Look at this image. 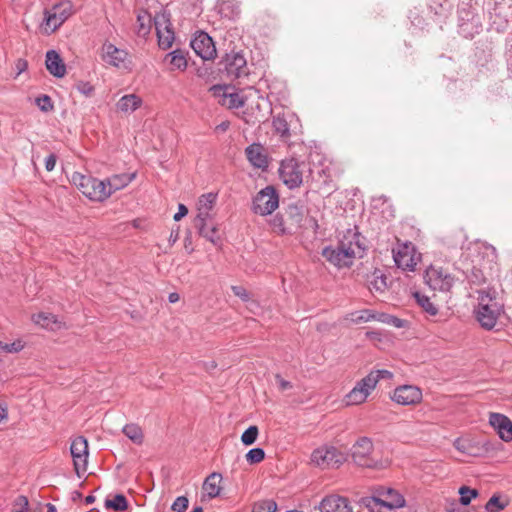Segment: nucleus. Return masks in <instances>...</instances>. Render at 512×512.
I'll list each match as a JSON object with an SVG mask.
<instances>
[{"instance_id": "obj_1", "label": "nucleus", "mask_w": 512, "mask_h": 512, "mask_svg": "<svg viewBox=\"0 0 512 512\" xmlns=\"http://www.w3.org/2000/svg\"><path fill=\"white\" fill-rule=\"evenodd\" d=\"M364 251L360 234L348 231L337 248L325 247L322 255L331 264L342 268L350 266L355 258L363 257Z\"/></svg>"}, {"instance_id": "obj_2", "label": "nucleus", "mask_w": 512, "mask_h": 512, "mask_svg": "<svg viewBox=\"0 0 512 512\" xmlns=\"http://www.w3.org/2000/svg\"><path fill=\"white\" fill-rule=\"evenodd\" d=\"M478 305L475 309V317L482 328L492 330L503 312V304L497 298L493 289H482L478 291Z\"/></svg>"}, {"instance_id": "obj_3", "label": "nucleus", "mask_w": 512, "mask_h": 512, "mask_svg": "<svg viewBox=\"0 0 512 512\" xmlns=\"http://www.w3.org/2000/svg\"><path fill=\"white\" fill-rule=\"evenodd\" d=\"M75 13L74 4L70 0H60L43 11V19L39 30L43 35H51Z\"/></svg>"}, {"instance_id": "obj_4", "label": "nucleus", "mask_w": 512, "mask_h": 512, "mask_svg": "<svg viewBox=\"0 0 512 512\" xmlns=\"http://www.w3.org/2000/svg\"><path fill=\"white\" fill-rule=\"evenodd\" d=\"M405 498L401 493L391 487L378 486L373 495L361 499V505L365 508H377L391 512L396 508L405 506Z\"/></svg>"}, {"instance_id": "obj_5", "label": "nucleus", "mask_w": 512, "mask_h": 512, "mask_svg": "<svg viewBox=\"0 0 512 512\" xmlns=\"http://www.w3.org/2000/svg\"><path fill=\"white\" fill-rule=\"evenodd\" d=\"M309 165L310 175L314 181L320 184V188L330 187L336 171L333 160L315 148L309 154Z\"/></svg>"}, {"instance_id": "obj_6", "label": "nucleus", "mask_w": 512, "mask_h": 512, "mask_svg": "<svg viewBox=\"0 0 512 512\" xmlns=\"http://www.w3.org/2000/svg\"><path fill=\"white\" fill-rule=\"evenodd\" d=\"M72 183L92 201L103 202L110 197L106 181L74 172Z\"/></svg>"}, {"instance_id": "obj_7", "label": "nucleus", "mask_w": 512, "mask_h": 512, "mask_svg": "<svg viewBox=\"0 0 512 512\" xmlns=\"http://www.w3.org/2000/svg\"><path fill=\"white\" fill-rule=\"evenodd\" d=\"M279 207V194L273 186L261 189L252 199L251 211L260 216L271 215Z\"/></svg>"}, {"instance_id": "obj_8", "label": "nucleus", "mask_w": 512, "mask_h": 512, "mask_svg": "<svg viewBox=\"0 0 512 512\" xmlns=\"http://www.w3.org/2000/svg\"><path fill=\"white\" fill-rule=\"evenodd\" d=\"M459 33L465 38H473L482 31L481 17L474 9L462 3L458 9Z\"/></svg>"}, {"instance_id": "obj_9", "label": "nucleus", "mask_w": 512, "mask_h": 512, "mask_svg": "<svg viewBox=\"0 0 512 512\" xmlns=\"http://www.w3.org/2000/svg\"><path fill=\"white\" fill-rule=\"evenodd\" d=\"M392 253L395 264L404 271H414L421 260V255L416 251L415 246L408 241H398Z\"/></svg>"}, {"instance_id": "obj_10", "label": "nucleus", "mask_w": 512, "mask_h": 512, "mask_svg": "<svg viewBox=\"0 0 512 512\" xmlns=\"http://www.w3.org/2000/svg\"><path fill=\"white\" fill-rule=\"evenodd\" d=\"M346 461V455L333 446H321L311 454V462L322 468H338Z\"/></svg>"}, {"instance_id": "obj_11", "label": "nucleus", "mask_w": 512, "mask_h": 512, "mask_svg": "<svg viewBox=\"0 0 512 512\" xmlns=\"http://www.w3.org/2000/svg\"><path fill=\"white\" fill-rule=\"evenodd\" d=\"M426 284L435 291L448 292L454 285V277L442 267L430 266L425 272Z\"/></svg>"}, {"instance_id": "obj_12", "label": "nucleus", "mask_w": 512, "mask_h": 512, "mask_svg": "<svg viewBox=\"0 0 512 512\" xmlns=\"http://www.w3.org/2000/svg\"><path fill=\"white\" fill-rule=\"evenodd\" d=\"M100 57L107 65L118 69H126L130 65L128 51L118 48L108 41L102 44Z\"/></svg>"}, {"instance_id": "obj_13", "label": "nucleus", "mask_w": 512, "mask_h": 512, "mask_svg": "<svg viewBox=\"0 0 512 512\" xmlns=\"http://www.w3.org/2000/svg\"><path fill=\"white\" fill-rule=\"evenodd\" d=\"M220 65L221 70L232 80L248 75L247 61L240 52L227 53Z\"/></svg>"}, {"instance_id": "obj_14", "label": "nucleus", "mask_w": 512, "mask_h": 512, "mask_svg": "<svg viewBox=\"0 0 512 512\" xmlns=\"http://www.w3.org/2000/svg\"><path fill=\"white\" fill-rule=\"evenodd\" d=\"M70 452L75 472L78 477H81L87 471L88 465L89 450L87 439L83 436L75 438L71 443Z\"/></svg>"}, {"instance_id": "obj_15", "label": "nucleus", "mask_w": 512, "mask_h": 512, "mask_svg": "<svg viewBox=\"0 0 512 512\" xmlns=\"http://www.w3.org/2000/svg\"><path fill=\"white\" fill-rule=\"evenodd\" d=\"M154 26L158 44L162 49H168L174 42V32L171 29L170 14L163 11L154 16Z\"/></svg>"}, {"instance_id": "obj_16", "label": "nucleus", "mask_w": 512, "mask_h": 512, "mask_svg": "<svg viewBox=\"0 0 512 512\" xmlns=\"http://www.w3.org/2000/svg\"><path fill=\"white\" fill-rule=\"evenodd\" d=\"M279 176L282 182L290 189L299 187L303 181L299 163L294 158L286 159L281 162Z\"/></svg>"}, {"instance_id": "obj_17", "label": "nucleus", "mask_w": 512, "mask_h": 512, "mask_svg": "<svg viewBox=\"0 0 512 512\" xmlns=\"http://www.w3.org/2000/svg\"><path fill=\"white\" fill-rule=\"evenodd\" d=\"M373 452V443L367 437H361L352 446V458L354 462L362 467L376 468L377 462L370 455Z\"/></svg>"}, {"instance_id": "obj_18", "label": "nucleus", "mask_w": 512, "mask_h": 512, "mask_svg": "<svg viewBox=\"0 0 512 512\" xmlns=\"http://www.w3.org/2000/svg\"><path fill=\"white\" fill-rule=\"evenodd\" d=\"M374 389V379L365 376L356 382L353 389L345 395L344 402L347 406L360 405L367 400Z\"/></svg>"}, {"instance_id": "obj_19", "label": "nucleus", "mask_w": 512, "mask_h": 512, "mask_svg": "<svg viewBox=\"0 0 512 512\" xmlns=\"http://www.w3.org/2000/svg\"><path fill=\"white\" fill-rule=\"evenodd\" d=\"M392 400L402 406L417 405L422 401V390L415 385H401L394 389Z\"/></svg>"}, {"instance_id": "obj_20", "label": "nucleus", "mask_w": 512, "mask_h": 512, "mask_svg": "<svg viewBox=\"0 0 512 512\" xmlns=\"http://www.w3.org/2000/svg\"><path fill=\"white\" fill-rule=\"evenodd\" d=\"M191 47L194 52L203 60H213L217 51L212 38L205 32H199L191 40Z\"/></svg>"}, {"instance_id": "obj_21", "label": "nucleus", "mask_w": 512, "mask_h": 512, "mask_svg": "<svg viewBox=\"0 0 512 512\" xmlns=\"http://www.w3.org/2000/svg\"><path fill=\"white\" fill-rule=\"evenodd\" d=\"M246 157L249 163L257 169L263 171L269 167V158L265 151V148L258 143H253L245 149Z\"/></svg>"}, {"instance_id": "obj_22", "label": "nucleus", "mask_w": 512, "mask_h": 512, "mask_svg": "<svg viewBox=\"0 0 512 512\" xmlns=\"http://www.w3.org/2000/svg\"><path fill=\"white\" fill-rule=\"evenodd\" d=\"M489 423L503 441L510 442L512 440V421L507 416L500 413H490Z\"/></svg>"}, {"instance_id": "obj_23", "label": "nucleus", "mask_w": 512, "mask_h": 512, "mask_svg": "<svg viewBox=\"0 0 512 512\" xmlns=\"http://www.w3.org/2000/svg\"><path fill=\"white\" fill-rule=\"evenodd\" d=\"M217 194L216 193H207L203 194L199 197L198 200V214L194 220V222L202 221H211L213 219L212 210L216 204Z\"/></svg>"}, {"instance_id": "obj_24", "label": "nucleus", "mask_w": 512, "mask_h": 512, "mask_svg": "<svg viewBox=\"0 0 512 512\" xmlns=\"http://www.w3.org/2000/svg\"><path fill=\"white\" fill-rule=\"evenodd\" d=\"M320 512H352L346 498L338 495L325 497L319 505Z\"/></svg>"}, {"instance_id": "obj_25", "label": "nucleus", "mask_w": 512, "mask_h": 512, "mask_svg": "<svg viewBox=\"0 0 512 512\" xmlns=\"http://www.w3.org/2000/svg\"><path fill=\"white\" fill-rule=\"evenodd\" d=\"M46 68L54 77L62 78L66 74V66L61 56L55 50L46 52Z\"/></svg>"}, {"instance_id": "obj_26", "label": "nucleus", "mask_w": 512, "mask_h": 512, "mask_svg": "<svg viewBox=\"0 0 512 512\" xmlns=\"http://www.w3.org/2000/svg\"><path fill=\"white\" fill-rule=\"evenodd\" d=\"M135 177L136 173H122L115 174L105 179L109 195L111 196L114 192L128 186L135 179Z\"/></svg>"}, {"instance_id": "obj_27", "label": "nucleus", "mask_w": 512, "mask_h": 512, "mask_svg": "<svg viewBox=\"0 0 512 512\" xmlns=\"http://www.w3.org/2000/svg\"><path fill=\"white\" fill-rule=\"evenodd\" d=\"M222 476L220 473H211L203 483V491L209 498H215L220 494Z\"/></svg>"}, {"instance_id": "obj_28", "label": "nucleus", "mask_w": 512, "mask_h": 512, "mask_svg": "<svg viewBox=\"0 0 512 512\" xmlns=\"http://www.w3.org/2000/svg\"><path fill=\"white\" fill-rule=\"evenodd\" d=\"M154 18L147 11H140L137 15L136 33L139 37H146L149 35Z\"/></svg>"}, {"instance_id": "obj_29", "label": "nucleus", "mask_w": 512, "mask_h": 512, "mask_svg": "<svg viewBox=\"0 0 512 512\" xmlns=\"http://www.w3.org/2000/svg\"><path fill=\"white\" fill-rule=\"evenodd\" d=\"M142 100L135 94L124 95L119 99L116 106L117 109L124 113H130L140 107Z\"/></svg>"}, {"instance_id": "obj_30", "label": "nucleus", "mask_w": 512, "mask_h": 512, "mask_svg": "<svg viewBox=\"0 0 512 512\" xmlns=\"http://www.w3.org/2000/svg\"><path fill=\"white\" fill-rule=\"evenodd\" d=\"M166 60H169L171 70L184 71L187 68L186 53L181 49H176L166 55Z\"/></svg>"}, {"instance_id": "obj_31", "label": "nucleus", "mask_w": 512, "mask_h": 512, "mask_svg": "<svg viewBox=\"0 0 512 512\" xmlns=\"http://www.w3.org/2000/svg\"><path fill=\"white\" fill-rule=\"evenodd\" d=\"M32 320L35 324L45 329L54 330L60 327V323L57 317L51 313L40 312L32 316Z\"/></svg>"}, {"instance_id": "obj_32", "label": "nucleus", "mask_w": 512, "mask_h": 512, "mask_svg": "<svg viewBox=\"0 0 512 512\" xmlns=\"http://www.w3.org/2000/svg\"><path fill=\"white\" fill-rule=\"evenodd\" d=\"M298 124V118L290 111L283 112L273 120L274 128H290Z\"/></svg>"}, {"instance_id": "obj_33", "label": "nucleus", "mask_w": 512, "mask_h": 512, "mask_svg": "<svg viewBox=\"0 0 512 512\" xmlns=\"http://www.w3.org/2000/svg\"><path fill=\"white\" fill-rule=\"evenodd\" d=\"M374 318V311L369 309L354 311L351 313H348L344 320L353 323V324H360L365 322H370Z\"/></svg>"}, {"instance_id": "obj_34", "label": "nucleus", "mask_w": 512, "mask_h": 512, "mask_svg": "<svg viewBox=\"0 0 512 512\" xmlns=\"http://www.w3.org/2000/svg\"><path fill=\"white\" fill-rule=\"evenodd\" d=\"M219 102L229 109H237L244 105V99L239 93L224 92Z\"/></svg>"}, {"instance_id": "obj_35", "label": "nucleus", "mask_w": 512, "mask_h": 512, "mask_svg": "<svg viewBox=\"0 0 512 512\" xmlns=\"http://www.w3.org/2000/svg\"><path fill=\"white\" fill-rule=\"evenodd\" d=\"M208 221L194 222L195 227L198 229V232L205 239L210 241L213 244H217L219 242V237L217 236V227L214 224H211L209 227V231H205V226Z\"/></svg>"}, {"instance_id": "obj_36", "label": "nucleus", "mask_w": 512, "mask_h": 512, "mask_svg": "<svg viewBox=\"0 0 512 512\" xmlns=\"http://www.w3.org/2000/svg\"><path fill=\"white\" fill-rule=\"evenodd\" d=\"M414 298L417 304L430 316H435L438 313V308L431 302L430 298L420 292L414 293Z\"/></svg>"}, {"instance_id": "obj_37", "label": "nucleus", "mask_w": 512, "mask_h": 512, "mask_svg": "<svg viewBox=\"0 0 512 512\" xmlns=\"http://www.w3.org/2000/svg\"><path fill=\"white\" fill-rule=\"evenodd\" d=\"M123 433L136 444H141L143 441L142 429L136 424L125 425Z\"/></svg>"}, {"instance_id": "obj_38", "label": "nucleus", "mask_w": 512, "mask_h": 512, "mask_svg": "<svg viewBox=\"0 0 512 512\" xmlns=\"http://www.w3.org/2000/svg\"><path fill=\"white\" fill-rule=\"evenodd\" d=\"M105 507L115 511H124L128 507L127 499L124 495L117 494L112 499L105 500Z\"/></svg>"}, {"instance_id": "obj_39", "label": "nucleus", "mask_w": 512, "mask_h": 512, "mask_svg": "<svg viewBox=\"0 0 512 512\" xmlns=\"http://www.w3.org/2000/svg\"><path fill=\"white\" fill-rule=\"evenodd\" d=\"M219 12L227 18H234L239 14V7L234 0H224L219 4Z\"/></svg>"}, {"instance_id": "obj_40", "label": "nucleus", "mask_w": 512, "mask_h": 512, "mask_svg": "<svg viewBox=\"0 0 512 512\" xmlns=\"http://www.w3.org/2000/svg\"><path fill=\"white\" fill-rule=\"evenodd\" d=\"M387 288V277L383 274L375 272L373 280L370 281L369 289L377 292H383Z\"/></svg>"}, {"instance_id": "obj_41", "label": "nucleus", "mask_w": 512, "mask_h": 512, "mask_svg": "<svg viewBox=\"0 0 512 512\" xmlns=\"http://www.w3.org/2000/svg\"><path fill=\"white\" fill-rule=\"evenodd\" d=\"M286 213L289 217L290 225L298 227L303 219V214H302L301 209L296 205H290L288 207Z\"/></svg>"}, {"instance_id": "obj_42", "label": "nucleus", "mask_w": 512, "mask_h": 512, "mask_svg": "<svg viewBox=\"0 0 512 512\" xmlns=\"http://www.w3.org/2000/svg\"><path fill=\"white\" fill-rule=\"evenodd\" d=\"M277 504L273 500H261L253 505L252 512H276Z\"/></svg>"}, {"instance_id": "obj_43", "label": "nucleus", "mask_w": 512, "mask_h": 512, "mask_svg": "<svg viewBox=\"0 0 512 512\" xmlns=\"http://www.w3.org/2000/svg\"><path fill=\"white\" fill-rule=\"evenodd\" d=\"M258 433L259 431L257 426H250L241 435L242 443L246 446L254 444L257 439Z\"/></svg>"}, {"instance_id": "obj_44", "label": "nucleus", "mask_w": 512, "mask_h": 512, "mask_svg": "<svg viewBox=\"0 0 512 512\" xmlns=\"http://www.w3.org/2000/svg\"><path fill=\"white\" fill-rule=\"evenodd\" d=\"M460 494V502L463 505H468L473 498L478 495V491L476 489H471L467 486H462L459 489Z\"/></svg>"}, {"instance_id": "obj_45", "label": "nucleus", "mask_w": 512, "mask_h": 512, "mask_svg": "<svg viewBox=\"0 0 512 512\" xmlns=\"http://www.w3.org/2000/svg\"><path fill=\"white\" fill-rule=\"evenodd\" d=\"M265 458V452L262 448H253L246 454V460L250 464L260 463Z\"/></svg>"}, {"instance_id": "obj_46", "label": "nucleus", "mask_w": 512, "mask_h": 512, "mask_svg": "<svg viewBox=\"0 0 512 512\" xmlns=\"http://www.w3.org/2000/svg\"><path fill=\"white\" fill-rule=\"evenodd\" d=\"M393 377V374L385 369L381 370H372L366 378H373L374 379V387L376 388L378 382L381 379H391Z\"/></svg>"}, {"instance_id": "obj_47", "label": "nucleus", "mask_w": 512, "mask_h": 512, "mask_svg": "<svg viewBox=\"0 0 512 512\" xmlns=\"http://www.w3.org/2000/svg\"><path fill=\"white\" fill-rule=\"evenodd\" d=\"M454 447L462 452V453H465V454H468V455H472V445H471V442L469 440H466V439H456L454 441Z\"/></svg>"}, {"instance_id": "obj_48", "label": "nucleus", "mask_w": 512, "mask_h": 512, "mask_svg": "<svg viewBox=\"0 0 512 512\" xmlns=\"http://www.w3.org/2000/svg\"><path fill=\"white\" fill-rule=\"evenodd\" d=\"M189 501L185 496H179L173 502L171 509L174 512H184L188 508Z\"/></svg>"}, {"instance_id": "obj_49", "label": "nucleus", "mask_w": 512, "mask_h": 512, "mask_svg": "<svg viewBox=\"0 0 512 512\" xmlns=\"http://www.w3.org/2000/svg\"><path fill=\"white\" fill-rule=\"evenodd\" d=\"M28 505L27 497L20 495L14 501L13 512H28Z\"/></svg>"}, {"instance_id": "obj_50", "label": "nucleus", "mask_w": 512, "mask_h": 512, "mask_svg": "<svg viewBox=\"0 0 512 512\" xmlns=\"http://www.w3.org/2000/svg\"><path fill=\"white\" fill-rule=\"evenodd\" d=\"M504 507L505 505L500 502V498L498 496H492L486 504V509L489 512H498Z\"/></svg>"}, {"instance_id": "obj_51", "label": "nucleus", "mask_w": 512, "mask_h": 512, "mask_svg": "<svg viewBox=\"0 0 512 512\" xmlns=\"http://www.w3.org/2000/svg\"><path fill=\"white\" fill-rule=\"evenodd\" d=\"M24 348V344L21 340H16L11 344H4L2 342V347L0 350L5 351L7 353H17L20 352Z\"/></svg>"}, {"instance_id": "obj_52", "label": "nucleus", "mask_w": 512, "mask_h": 512, "mask_svg": "<svg viewBox=\"0 0 512 512\" xmlns=\"http://www.w3.org/2000/svg\"><path fill=\"white\" fill-rule=\"evenodd\" d=\"M36 103L42 111H49L53 108L51 98L47 95L38 97Z\"/></svg>"}, {"instance_id": "obj_53", "label": "nucleus", "mask_w": 512, "mask_h": 512, "mask_svg": "<svg viewBox=\"0 0 512 512\" xmlns=\"http://www.w3.org/2000/svg\"><path fill=\"white\" fill-rule=\"evenodd\" d=\"M271 225L273 227V229L277 230L278 232L284 234L286 232H288V229L285 225V222L283 220V218L279 215H276L272 221H271Z\"/></svg>"}, {"instance_id": "obj_54", "label": "nucleus", "mask_w": 512, "mask_h": 512, "mask_svg": "<svg viewBox=\"0 0 512 512\" xmlns=\"http://www.w3.org/2000/svg\"><path fill=\"white\" fill-rule=\"evenodd\" d=\"M482 249H483V253L487 256L489 262H491V263L496 262L498 255H497V250L494 246H492L490 244H484L482 246Z\"/></svg>"}, {"instance_id": "obj_55", "label": "nucleus", "mask_w": 512, "mask_h": 512, "mask_svg": "<svg viewBox=\"0 0 512 512\" xmlns=\"http://www.w3.org/2000/svg\"><path fill=\"white\" fill-rule=\"evenodd\" d=\"M77 90L85 95V96H90L94 90L93 86L89 83V82H79L76 86Z\"/></svg>"}, {"instance_id": "obj_56", "label": "nucleus", "mask_w": 512, "mask_h": 512, "mask_svg": "<svg viewBox=\"0 0 512 512\" xmlns=\"http://www.w3.org/2000/svg\"><path fill=\"white\" fill-rule=\"evenodd\" d=\"M231 289H232L234 295L239 297L243 301H248L249 300V293H248V291L244 287H242V286H232Z\"/></svg>"}, {"instance_id": "obj_57", "label": "nucleus", "mask_w": 512, "mask_h": 512, "mask_svg": "<svg viewBox=\"0 0 512 512\" xmlns=\"http://www.w3.org/2000/svg\"><path fill=\"white\" fill-rule=\"evenodd\" d=\"M28 68V62L23 59L19 58L15 61V78H17L20 74H22L24 71H26Z\"/></svg>"}, {"instance_id": "obj_58", "label": "nucleus", "mask_w": 512, "mask_h": 512, "mask_svg": "<svg viewBox=\"0 0 512 512\" xmlns=\"http://www.w3.org/2000/svg\"><path fill=\"white\" fill-rule=\"evenodd\" d=\"M188 214V209L184 204H179L178 212L174 214L173 219L175 221H180L183 217Z\"/></svg>"}, {"instance_id": "obj_59", "label": "nucleus", "mask_w": 512, "mask_h": 512, "mask_svg": "<svg viewBox=\"0 0 512 512\" xmlns=\"http://www.w3.org/2000/svg\"><path fill=\"white\" fill-rule=\"evenodd\" d=\"M56 165V155L50 154L45 160V168L47 171H52Z\"/></svg>"}, {"instance_id": "obj_60", "label": "nucleus", "mask_w": 512, "mask_h": 512, "mask_svg": "<svg viewBox=\"0 0 512 512\" xmlns=\"http://www.w3.org/2000/svg\"><path fill=\"white\" fill-rule=\"evenodd\" d=\"M389 318H390L389 314H386V313H375L374 312V318L372 319V321H378V322H382V323L388 324L389 323Z\"/></svg>"}, {"instance_id": "obj_61", "label": "nucleus", "mask_w": 512, "mask_h": 512, "mask_svg": "<svg viewBox=\"0 0 512 512\" xmlns=\"http://www.w3.org/2000/svg\"><path fill=\"white\" fill-rule=\"evenodd\" d=\"M279 387L282 391L290 389L292 387L291 383L287 380H284L279 375L276 376Z\"/></svg>"}, {"instance_id": "obj_62", "label": "nucleus", "mask_w": 512, "mask_h": 512, "mask_svg": "<svg viewBox=\"0 0 512 512\" xmlns=\"http://www.w3.org/2000/svg\"><path fill=\"white\" fill-rule=\"evenodd\" d=\"M403 323H404L403 320H401V319H399V318H397L395 316L390 315L389 323H388L389 325H392V326H394L396 328H402L403 327Z\"/></svg>"}, {"instance_id": "obj_63", "label": "nucleus", "mask_w": 512, "mask_h": 512, "mask_svg": "<svg viewBox=\"0 0 512 512\" xmlns=\"http://www.w3.org/2000/svg\"><path fill=\"white\" fill-rule=\"evenodd\" d=\"M168 299L169 302L175 303L179 300V295L177 293H170Z\"/></svg>"}, {"instance_id": "obj_64", "label": "nucleus", "mask_w": 512, "mask_h": 512, "mask_svg": "<svg viewBox=\"0 0 512 512\" xmlns=\"http://www.w3.org/2000/svg\"><path fill=\"white\" fill-rule=\"evenodd\" d=\"M7 417V410L6 408L2 407L0 405V422Z\"/></svg>"}]
</instances>
